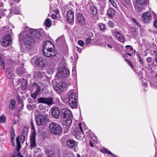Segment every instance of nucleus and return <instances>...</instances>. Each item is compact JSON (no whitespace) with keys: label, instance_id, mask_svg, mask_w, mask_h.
Returning a JSON list of instances; mask_svg holds the SVG:
<instances>
[{"label":"nucleus","instance_id":"obj_55","mask_svg":"<svg viewBox=\"0 0 157 157\" xmlns=\"http://www.w3.org/2000/svg\"><path fill=\"white\" fill-rule=\"evenodd\" d=\"M0 62L1 63V65L2 66H4V62L3 60H2L0 59Z\"/></svg>","mask_w":157,"mask_h":157},{"label":"nucleus","instance_id":"obj_42","mask_svg":"<svg viewBox=\"0 0 157 157\" xmlns=\"http://www.w3.org/2000/svg\"><path fill=\"white\" fill-rule=\"evenodd\" d=\"M31 129L33 130V132L32 134H34L35 135H36V129L35 128V126L33 123L32 122H31Z\"/></svg>","mask_w":157,"mask_h":157},{"label":"nucleus","instance_id":"obj_20","mask_svg":"<svg viewBox=\"0 0 157 157\" xmlns=\"http://www.w3.org/2000/svg\"><path fill=\"white\" fill-rule=\"evenodd\" d=\"M126 49L125 50L126 54H124L123 55L124 57H126L127 55L129 56H131V54L133 52V48L130 45H126L125 46Z\"/></svg>","mask_w":157,"mask_h":157},{"label":"nucleus","instance_id":"obj_15","mask_svg":"<svg viewBox=\"0 0 157 157\" xmlns=\"http://www.w3.org/2000/svg\"><path fill=\"white\" fill-rule=\"evenodd\" d=\"M67 20L68 22H72L74 19V12L72 10H69L67 13Z\"/></svg>","mask_w":157,"mask_h":157},{"label":"nucleus","instance_id":"obj_12","mask_svg":"<svg viewBox=\"0 0 157 157\" xmlns=\"http://www.w3.org/2000/svg\"><path fill=\"white\" fill-rule=\"evenodd\" d=\"M143 21L145 23H149L152 19V16L150 12L144 13L142 15Z\"/></svg>","mask_w":157,"mask_h":157},{"label":"nucleus","instance_id":"obj_4","mask_svg":"<svg viewBox=\"0 0 157 157\" xmlns=\"http://www.w3.org/2000/svg\"><path fill=\"white\" fill-rule=\"evenodd\" d=\"M48 128L50 133L54 135H60L62 130L61 127L59 124L55 122L51 123Z\"/></svg>","mask_w":157,"mask_h":157},{"label":"nucleus","instance_id":"obj_10","mask_svg":"<svg viewBox=\"0 0 157 157\" xmlns=\"http://www.w3.org/2000/svg\"><path fill=\"white\" fill-rule=\"evenodd\" d=\"M67 86V84L65 82L61 81L57 84L54 89L57 93H62L66 89Z\"/></svg>","mask_w":157,"mask_h":157},{"label":"nucleus","instance_id":"obj_11","mask_svg":"<svg viewBox=\"0 0 157 157\" xmlns=\"http://www.w3.org/2000/svg\"><path fill=\"white\" fill-rule=\"evenodd\" d=\"M45 152L46 157H54L56 155L54 149L52 146H47L45 150Z\"/></svg>","mask_w":157,"mask_h":157},{"label":"nucleus","instance_id":"obj_46","mask_svg":"<svg viewBox=\"0 0 157 157\" xmlns=\"http://www.w3.org/2000/svg\"><path fill=\"white\" fill-rule=\"evenodd\" d=\"M137 55L138 56V58L139 59L140 62L141 64H143V63L144 62L142 59L141 57V56H140L139 54H137Z\"/></svg>","mask_w":157,"mask_h":157},{"label":"nucleus","instance_id":"obj_5","mask_svg":"<svg viewBox=\"0 0 157 157\" xmlns=\"http://www.w3.org/2000/svg\"><path fill=\"white\" fill-rule=\"evenodd\" d=\"M35 61V64L38 67L43 68L45 67L47 61L45 58H37L36 56L32 59V61Z\"/></svg>","mask_w":157,"mask_h":157},{"label":"nucleus","instance_id":"obj_43","mask_svg":"<svg viewBox=\"0 0 157 157\" xmlns=\"http://www.w3.org/2000/svg\"><path fill=\"white\" fill-rule=\"evenodd\" d=\"M91 39L89 37L86 38L85 40V44L86 45H88L90 44L91 41Z\"/></svg>","mask_w":157,"mask_h":157},{"label":"nucleus","instance_id":"obj_44","mask_svg":"<svg viewBox=\"0 0 157 157\" xmlns=\"http://www.w3.org/2000/svg\"><path fill=\"white\" fill-rule=\"evenodd\" d=\"M6 117L4 116H2L0 117V122L3 123L6 121Z\"/></svg>","mask_w":157,"mask_h":157},{"label":"nucleus","instance_id":"obj_62","mask_svg":"<svg viewBox=\"0 0 157 157\" xmlns=\"http://www.w3.org/2000/svg\"><path fill=\"white\" fill-rule=\"evenodd\" d=\"M110 3H112L114 0H109Z\"/></svg>","mask_w":157,"mask_h":157},{"label":"nucleus","instance_id":"obj_3","mask_svg":"<svg viewBox=\"0 0 157 157\" xmlns=\"http://www.w3.org/2000/svg\"><path fill=\"white\" fill-rule=\"evenodd\" d=\"M61 116L63 117L64 124H71L72 121V115L71 111L67 109L63 108L61 110Z\"/></svg>","mask_w":157,"mask_h":157},{"label":"nucleus","instance_id":"obj_16","mask_svg":"<svg viewBox=\"0 0 157 157\" xmlns=\"http://www.w3.org/2000/svg\"><path fill=\"white\" fill-rule=\"evenodd\" d=\"M36 135L34 134H32L30 136V147L31 149L35 147L36 145Z\"/></svg>","mask_w":157,"mask_h":157},{"label":"nucleus","instance_id":"obj_40","mask_svg":"<svg viewBox=\"0 0 157 157\" xmlns=\"http://www.w3.org/2000/svg\"><path fill=\"white\" fill-rule=\"evenodd\" d=\"M108 24L110 28H113L114 27L115 24L112 21H109L108 22Z\"/></svg>","mask_w":157,"mask_h":157},{"label":"nucleus","instance_id":"obj_21","mask_svg":"<svg viewBox=\"0 0 157 157\" xmlns=\"http://www.w3.org/2000/svg\"><path fill=\"white\" fill-rule=\"evenodd\" d=\"M66 145L67 146L70 148H72L75 146L76 145V143L73 140L70 139L67 141Z\"/></svg>","mask_w":157,"mask_h":157},{"label":"nucleus","instance_id":"obj_27","mask_svg":"<svg viewBox=\"0 0 157 157\" xmlns=\"http://www.w3.org/2000/svg\"><path fill=\"white\" fill-rule=\"evenodd\" d=\"M78 96L75 93L73 92L70 94L68 98V100H72L77 101Z\"/></svg>","mask_w":157,"mask_h":157},{"label":"nucleus","instance_id":"obj_53","mask_svg":"<svg viewBox=\"0 0 157 157\" xmlns=\"http://www.w3.org/2000/svg\"><path fill=\"white\" fill-rule=\"evenodd\" d=\"M19 153H18V154H17L16 153L14 154H13L10 157H17L19 155Z\"/></svg>","mask_w":157,"mask_h":157},{"label":"nucleus","instance_id":"obj_52","mask_svg":"<svg viewBox=\"0 0 157 157\" xmlns=\"http://www.w3.org/2000/svg\"><path fill=\"white\" fill-rule=\"evenodd\" d=\"M153 25L155 27L157 28V19H155V20L154 22Z\"/></svg>","mask_w":157,"mask_h":157},{"label":"nucleus","instance_id":"obj_58","mask_svg":"<svg viewBox=\"0 0 157 157\" xmlns=\"http://www.w3.org/2000/svg\"><path fill=\"white\" fill-rule=\"evenodd\" d=\"M107 46L109 48H110V49H111L112 48V46L111 44H107Z\"/></svg>","mask_w":157,"mask_h":157},{"label":"nucleus","instance_id":"obj_61","mask_svg":"<svg viewBox=\"0 0 157 157\" xmlns=\"http://www.w3.org/2000/svg\"><path fill=\"white\" fill-rule=\"evenodd\" d=\"M77 157H80V156L79 155L77 154Z\"/></svg>","mask_w":157,"mask_h":157},{"label":"nucleus","instance_id":"obj_48","mask_svg":"<svg viewBox=\"0 0 157 157\" xmlns=\"http://www.w3.org/2000/svg\"><path fill=\"white\" fill-rule=\"evenodd\" d=\"M15 10L14 11V13L15 14H19L20 13V10L18 8L16 7V8H15Z\"/></svg>","mask_w":157,"mask_h":157},{"label":"nucleus","instance_id":"obj_51","mask_svg":"<svg viewBox=\"0 0 157 157\" xmlns=\"http://www.w3.org/2000/svg\"><path fill=\"white\" fill-rule=\"evenodd\" d=\"M113 6L115 8H116L117 7V6L116 2L113 1L112 3H111Z\"/></svg>","mask_w":157,"mask_h":157},{"label":"nucleus","instance_id":"obj_45","mask_svg":"<svg viewBox=\"0 0 157 157\" xmlns=\"http://www.w3.org/2000/svg\"><path fill=\"white\" fill-rule=\"evenodd\" d=\"M125 60L126 61V62H127V63H128L129 65L131 66V67L132 68H133V65L132 64V63L130 62V60L129 59H125Z\"/></svg>","mask_w":157,"mask_h":157},{"label":"nucleus","instance_id":"obj_36","mask_svg":"<svg viewBox=\"0 0 157 157\" xmlns=\"http://www.w3.org/2000/svg\"><path fill=\"white\" fill-rule=\"evenodd\" d=\"M11 140H12V143L13 144H13H14V143H13V140H14V136H15V132H14V131L13 130L11 132Z\"/></svg>","mask_w":157,"mask_h":157},{"label":"nucleus","instance_id":"obj_22","mask_svg":"<svg viewBox=\"0 0 157 157\" xmlns=\"http://www.w3.org/2000/svg\"><path fill=\"white\" fill-rule=\"evenodd\" d=\"M77 20L78 22L81 25L85 24V20L82 15L81 13H78L77 16Z\"/></svg>","mask_w":157,"mask_h":157},{"label":"nucleus","instance_id":"obj_63","mask_svg":"<svg viewBox=\"0 0 157 157\" xmlns=\"http://www.w3.org/2000/svg\"><path fill=\"white\" fill-rule=\"evenodd\" d=\"M59 11H56V13L57 14H58L59 13Z\"/></svg>","mask_w":157,"mask_h":157},{"label":"nucleus","instance_id":"obj_49","mask_svg":"<svg viewBox=\"0 0 157 157\" xmlns=\"http://www.w3.org/2000/svg\"><path fill=\"white\" fill-rule=\"evenodd\" d=\"M78 44L79 45H80L81 46H83V45L84 44V43L82 40H78Z\"/></svg>","mask_w":157,"mask_h":157},{"label":"nucleus","instance_id":"obj_41","mask_svg":"<svg viewBox=\"0 0 157 157\" xmlns=\"http://www.w3.org/2000/svg\"><path fill=\"white\" fill-rule=\"evenodd\" d=\"M37 74L38 77L40 78H42L44 75V73L43 72L40 71L37 72Z\"/></svg>","mask_w":157,"mask_h":157},{"label":"nucleus","instance_id":"obj_59","mask_svg":"<svg viewBox=\"0 0 157 157\" xmlns=\"http://www.w3.org/2000/svg\"><path fill=\"white\" fill-rule=\"evenodd\" d=\"M90 145L91 147H93L94 146V145L93 144L91 141H90Z\"/></svg>","mask_w":157,"mask_h":157},{"label":"nucleus","instance_id":"obj_32","mask_svg":"<svg viewBox=\"0 0 157 157\" xmlns=\"http://www.w3.org/2000/svg\"><path fill=\"white\" fill-rule=\"evenodd\" d=\"M23 68L22 67H19L17 68L16 72L18 75H21L23 74Z\"/></svg>","mask_w":157,"mask_h":157},{"label":"nucleus","instance_id":"obj_9","mask_svg":"<svg viewBox=\"0 0 157 157\" xmlns=\"http://www.w3.org/2000/svg\"><path fill=\"white\" fill-rule=\"evenodd\" d=\"M69 74V71L66 68L63 67H59L58 69L56 76L59 77H66Z\"/></svg>","mask_w":157,"mask_h":157},{"label":"nucleus","instance_id":"obj_2","mask_svg":"<svg viewBox=\"0 0 157 157\" xmlns=\"http://www.w3.org/2000/svg\"><path fill=\"white\" fill-rule=\"evenodd\" d=\"M42 52L46 57L53 58L57 54L56 52L54 44L50 41H44L43 44Z\"/></svg>","mask_w":157,"mask_h":157},{"label":"nucleus","instance_id":"obj_33","mask_svg":"<svg viewBox=\"0 0 157 157\" xmlns=\"http://www.w3.org/2000/svg\"><path fill=\"white\" fill-rule=\"evenodd\" d=\"M45 25L47 27H49L51 25V21L49 18H47L45 21Z\"/></svg>","mask_w":157,"mask_h":157},{"label":"nucleus","instance_id":"obj_28","mask_svg":"<svg viewBox=\"0 0 157 157\" xmlns=\"http://www.w3.org/2000/svg\"><path fill=\"white\" fill-rule=\"evenodd\" d=\"M54 104V103L53 102V99L51 97L46 98L45 104L48 105H52Z\"/></svg>","mask_w":157,"mask_h":157},{"label":"nucleus","instance_id":"obj_26","mask_svg":"<svg viewBox=\"0 0 157 157\" xmlns=\"http://www.w3.org/2000/svg\"><path fill=\"white\" fill-rule=\"evenodd\" d=\"M77 101L72 100L70 99L68 100V102L69 105L71 108H75L77 107Z\"/></svg>","mask_w":157,"mask_h":157},{"label":"nucleus","instance_id":"obj_19","mask_svg":"<svg viewBox=\"0 0 157 157\" xmlns=\"http://www.w3.org/2000/svg\"><path fill=\"white\" fill-rule=\"evenodd\" d=\"M87 7L90 9L91 12L94 15H96L97 13V10L94 5L93 2H90L87 4Z\"/></svg>","mask_w":157,"mask_h":157},{"label":"nucleus","instance_id":"obj_34","mask_svg":"<svg viewBox=\"0 0 157 157\" xmlns=\"http://www.w3.org/2000/svg\"><path fill=\"white\" fill-rule=\"evenodd\" d=\"M46 101V98L40 97L38 98V100L39 103L45 104Z\"/></svg>","mask_w":157,"mask_h":157},{"label":"nucleus","instance_id":"obj_14","mask_svg":"<svg viewBox=\"0 0 157 157\" xmlns=\"http://www.w3.org/2000/svg\"><path fill=\"white\" fill-rule=\"evenodd\" d=\"M147 2V0H136L135 6L136 9L138 11H140L142 8V5L145 4Z\"/></svg>","mask_w":157,"mask_h":157},{"label":"nucleus","instance_id":"obj_37","mask_svg":"<svg viewBox=\"0 0 157 157\" xmlns=\"http://www.w3.org/2000/svg\"><path fill=\"white\" fill-rule=\"evenodd\" d=\"M99 27L100 30L103 31H105V25L102 23H100L99 25Z\"/></svg>","mask_w":157,"mask_h":157},{"label":"nucleus","instance_id":"obj_6","mask_svg":"<svg viewBox=\"0 0 157 157\" xmlns=\"http://www.w3.org/2000/svg\"><path fill=\"white\" fill-rule=\"evenodd\" d=\"M13 40L11 34H6L1 40V44L5 47H8L11 45Z\"/></svg>","mask_w":157,"mask_h":157},{"label":"nucleus","instance_id":"obj_31","mask_svg":"<svg viewBox=\"0 0 157 157\" xmlns=\"http://www.w3.org/2000/svg\"><path fill=\"white\" fill-rule=\"evenodd\" d=\"M41 151L40 149H35L34 151V155L37 157H41V154L40 153Z\"/></svg>","mask_w":157,"mask_h":157},{"label":"nucleus","instance_id":"obj_57","mask_svg":"<svg viewBox=\"0 0 157 157\" xmlns=\"http://www.w3.org/2000/svg\"><path fill=\"white\" fill-rule=\"evenodd\" d=\"M76 49L77 50V51L79 52H81V51H82V49L79 48V47H76Z\"/></svg>","mask_w":157,"mask_h":157},{"label":"nucleus","instance_id":"obj_54","mask_svg":"<svg viewBox=\"0 0 157 157\" xmlns=\"http://www.w3.org/2000/svg\"><path fill=\"white\" fill-rule=\"evenodd\" d=\"M51 17L53 19H56L57 17V16L56 14H53L51 15Z\"/></svg>","mask_w":157,"mask_h":157},{"label":"nucleus","instance_id":"obj_8","mask_svg":"<svg viewBox=\"0 0 157 157\" xmlns=\"http://www.w3.org/2000/svg\"><path fill=\"white\" fill-rule=\"evenodd\" d=\"M36 123L38 125H44L48 120V117L41 114L38 115L35 118Z\"/></svg>","mask_w":157,"mask_h":157},{"label":"nucleus","instance_id":"obj_29","mask_svg":"<svg viewBox=\"0 0 157 157\" xmlns=\"http://www.w3.org/2000/svg\"><path fill=\"white\" fill-rule=\"evenodd\" d=\"M16 101L13 100H11L9 105V107L11 109H13L15 108Z\"/></svg>","mask_w":157,"mask_h":157},{"label":"nucleus","instance_id":"obj_18","mask_svg":"<svg viewBox=\"0 0 157 157\" xmlns=\"http://www.w3.org/2000/svg\"><path fill=\"white\" fill-rule=\"evenodd\" d=\"M52 116L56 118L59 117L60 116V111L58 107H56L52 108Z\"/></svg>","mask_w":157,"mask_h":157},{"label":"nucleus","instance_id":"obj_39","mask_svg":"<svg viewBox=\"0 0 157 157\" xmlns=\"http://www.w3.org/2000/svg\"><path fill=\"white\" fill-rule=\"evenodd\" d=\"M3 30H5V32L9 33V34H11L12 29H10L9 27L6 26L3 27Z\"/></svg>","mask_w":157,"mask_h":157},{"label":"nucleus","instance_id":"obj_47","mask_svg":"<svg viewBox=\"0 0 157 157\" xmlns=\"http://www.w3.org/2000/svg\"><path fill=\"white\" fill-rule=\"evenodd\" d=\"M132 20L139 27L140 26V24L137 22V20L135 18H133L132 19Z\"/></svg>","mask_w":157,"mask_h":157},{"label":"nucleus","instance_id":"obj_30","mask_svg":"<svg viewBox=\"0 0 157 157\" xmlns=\"http://www.w3.org/2000/svg\"><path fill=\"white\" fill-rule=\"evenodd\" d=\"M101 151L102 152L104 153H107L111 155H112L113 157H115L117 156L113 153H112L110 151H109L107 149L105 148H103L101 150Z\"/></svg>","mask_w":157,"mask_h":157},{"label":"nucleus","instance_id":"obj_38","mask_svg":"<svg viewBox=\"0 0 157 157\" xmlns=\"http://www.w3.org/2000/svg\"><path fill=\"white\" fill-rule=\"evenodd\" d=\"M27 82L26 80L22 82V89L24 90L25 89L27 88Z\"/></svg>","mask_w":157,"mask_h":157},{"label":"nucleus","instance_id":"obj_35","mask_svg":"<svg viewBox=\"0 0 157 157\" xmlns=\"http://www.w3.org/2000/svg\"><path fill=\"white\" fill-rule=\"evenodd\" d=\"M6 73L8 78L9 79H11L12 77V72L10 71L9 70L7 69H6Z\"/></svg>","mask_w":157,"mask_h":157},{"label":"nucleus","instance_id":"obj_50","mask_svg":"<svg viewBox=\"0 0 157 157\" xmlns=\"http://www.w3.org/2000/svg\"><path fill=\"white\" fill-rule=\"evenodd\" d=\"M146 61L148 63H150L152 61V59L151 57H148L147 58Z\"/></svg>","mask_w":157,"mask_h":157},{"label":"nucleus","instance_id":"obj_13","mask_svg":"<svg viewBox=\"0 0 157 157\" xmlns=\"http://www.w3.org/2000/svg\"><path fill=\"white\" fill-rule=\"evenodd\" d=\"M115 30V29L111 30L112 34L114 35L116 39L119 41L121 42H124V38L121 33Z\"/></svg>","mask_w":157,"mask_h":157},{"label":"nucleus","instance_id":"obj_60","mask_svg":"<svg viewBox=\"0 0 157 157\" xmlns=\"http://www.w3.org/2000/svg\"><path fill=\"white\" fill-rule=\"evenodd\" d=\"M3 4L2 2H0V7L3 6Z\"/></svg>","mask_w":157,"mask_h":157},{"label":"nucleus","instance_id":"obj_64","mask_svg":"<svg viewBox=\"0 0 157 157\" xmlns=\"http://www.w3.org/2000/svg\"><path fill=\"white\" fill-rule=\"evenodd\" d=\"M19 157H23V156L22 155L19 156Z\"/></svg>","mask_w":157,"mask_h":157},{"label":"nucleus","instance_id":"obj_24","mask_svg":"<svg viewBox=\"0 0 157 157\" xmlns=\"http://www.w3.org/2000/svg\"><path fill=\"white\" fill-rule=\"evenodd\" d=\"M115 14V10L112 8L109 9L107 11V16L111 18L114 17Z\"/></svg>","mask_w":157,"mask_h":157},{"label":"nucleus","instance_id":"obj_25","mask_svg":"<svg viewBox=\"0 0 157 157\" xmlns=\"http://www.w3.org/2000/svg\"><path fill=\"white\" fill-rule=\"evenodd\" d=\"M62 123L63 125H64V133H67L70 130V126L71 125V124H65L64 123V121H63Z\"/></svg>","mask_w":157,"mask_h":157},{"label":"nucleus","instance_id":"obj_17","mask_svg":"<svg viewBox=\"0 0 157 157\" xmlns=\"http://www.w3.org/2000/svg\"><path fill=\"white\" fill-rule=\"evenodd\" d=\"M25 136L26 134L23 133L22 134L20 137V141H19V137H18L16 138V141L17 144V149H19L21 147L20 142L23 143L24 142Z\"/></svg>","mask_w":157,"mask_h":157},{"label":"nucleus","instance_id":"obj_23","mask_svg":"<svg viewBox=\"0 0 157 157\" xmlns=\"http://www.w3.org/2000/svg\"><path fill=\"white\" fill-rule=\"evenodd\" d=\"M40 87L37 86L36 90L33 93H31V96L34 99L36 98L37 95L39 94L40 91Z\"/></svg>","mask_w":157,"mask_h":157},{"label":"nucleus","instance_id":"obj_56","mask_svg":"<svg viewBox=\"0 0 157 157\" xmlns=\"http://www.w3.org/2000/svg\"><path fill=\"white\" fill-rule=\"evenodd\" d=\"M125 2L128 5H129L130 4V0H124Z\"/></svg>","mask_w":157,"mask_h":157},{"label":"nucleus","instance_id":"obj_7","mask_svg":"<svg viewBox=\"0 0 157 157\" xmlns=\"http://www.w3.org/2000/svg\"><path fill=\"white\" fill-rule=\"evenodd\" d=\"M78 127L79 128H76L73 131V134L77 139L81 140L83 138L84 135L80 122L78 123Z\"/></svg>","mask_w":157,"mask_h":157},{"label":"nucleus","instance_id":"obj_1","mask_svg":"<svg viewBox=\"0 0 157 157\" xmlns=\"http://www.w3.org/2000/svg\"><path fill=\"white\" fill-rule=\"evenodd\" d=\"M19 40L23 41L25 47L27 49H31L33 42L38 41L42 38V36L36 31L32 32H21L18 36Z\"/></svg>","mask_w":157,"mask_h":157}]
</instances>
